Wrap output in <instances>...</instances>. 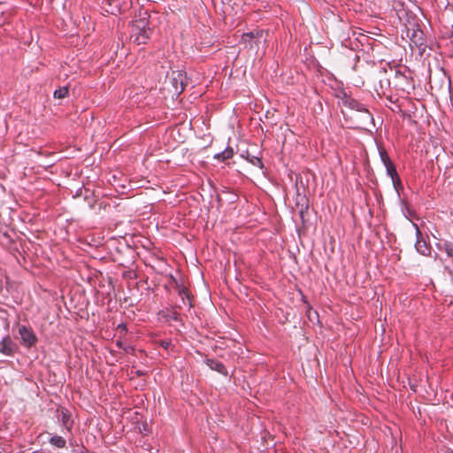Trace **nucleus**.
<instances>
[{
  "label": "nucleus",
  "mask_w": 453,
  "mask_h": 453,
  "mask_svg": "<svg viewBox=\"0 0 453 453\" xmlns=\"http://www.w3.org/2000/svg\"><path fill=\"white\" fill-rule=\"evenodd\" d=\"M406 36L410 39V46L417 47L421 53H423L426 47V37L423 30L420 28V25L416 21H409L405 25L404 30Z\"/></svg>",
  "instance_id": "obj_1"
},
{
  "label": "nucleus",
  "mask_w": 453,
  "mask_h": 453,
  "mask_svg": "<svg viewBox=\"0 0 453 453\" xmlns=\"http://www.w3.org/2000/svg\"><path fill=\"white\" fill-rule=\"evenodd\" d=\"M144 17L134 21L132 28V37L134 42L140 45L147 43L152 34V29L149 27L148 13H144Z\"/></svg>",
  "instance_id": "obj_2"
},
{
  "label": "nucleus",
  "mask_w": 453,
  "mask_h": 453,
  "mask_svg": "<svg viewBox=\"0 0 453 453\" xmlns=\"http://www.w3.org/2000/svg\"><path fill=\"white\" fill-rule=\"evenodd\" d=\"M342 96H340V98L344 106L351 110H356L357 111L364 112L368 120H373L372 114L368 111L365 104L354 99L353 97H351L350 95L347 94L344 91L342 92Z\"/></svg>",
  "instance_id": "obj_3"
},
{
  "label": "nucleus",
  "mask_w": 453,
  "mask_h": 453,
  "mask_svg": "<svg viewBox=\"0 0 453 453\" xmlns=\"http://www.w3.org/2000/svg\"><path fill=\"white\" fill-rule=\"evenodd\" d=\"M19 334L21 345L27 349L32 348L38 342L35 333L29 326L19 325Z\"/></svg>",
  "instance_id": "obj_4"
},
{
  "label": "nucleus",
  "mask_w": 453,
  "mask_h": 453,
  "mask_svg": "<svg viewBox=\"0 0 453 453\" xmlns=\"http://www.w3.org/2000/svg\"><path fill=\"white\" fill-rule=\"evenodd\" d=\"M57 418L63 426V433L73 434V420L71 412L65 409L61 408L57 410Z\"/></svg>",
  "instance_id": "obj_5"
},
{
  "label": "nucleus",
  "mask_w": 453,
  "mask_h": 453,
  "mask_svg": "<svg viewBox=\"0 0 453 453\" xmlns=\"http://www.w3.org/2000/svg\"><path fill=\"white\" fill-rule=\"evenodd\" d=\"M413 226L415 227L416 229V237H417V240H416V243H415V248L417 250V251L423 255V256H430L431 254V246L429 244V242H427L421 231L419 230L418 226L417 224L413 223Z\"/></svg>",
  "instance_id": "obj_6"
},
{
  "label": "nucleus",
  "mask_w": 453,
  "mask_h": 453,
  "mask_svg": "<svg viewBox=\"0 0 453 453\" xmlns=\"http://www.w3.org/2000/svg\"><path fill=\"white\" fill-rule=\"evenodd\" d=\"M263 36H264L263 29H255L253 31L244 33L242 36V41L246 45L249 44L250 48H252L253 43L256 46H258L260 44Z\"/></svg>",
  "instance_id": "obj_7"
},
{
  "label": "nucleus",
  "mask_w": 453,
  "mask_h": 453,
  "mask_svg": "<svg viewBox=\"0 0 453 453\" xmlns=\"http://www.w3.org/2000/svg\"><path fill=\"white\" fill-rule=\"evenodd\" d=\"M18 349L17 344L7 335L0 342V353L12 357L14 355Z\"/></svg>",
  "instance_id": "obj_8"
},
{
  "label": "nucleus",
  "mask_w": 453,
  "mask_h": 453,
  "mask_svg": "<svg viewBox=\"0 0 453 453\" xmlns=\"http://www.w3.org/2000/svg\"><path fill=\"white\" fill-rule=\"evenodd\" d=\"M186 80H187L186 73H181V72H178L176 76H173L172 78L171 82H172V85L174 88L175 93L177 95H180L184 91V89L188 84Z\"/></svg>",
  "instance_id": "obj_9"
},
{
  "label": "nucleus",
  "mask_w": 453,
  "mask_h": 453,
  "mask_svg": "<svg viewBox=\"0 0 453 453\" xmlns=\"http://www.w3.org/2000/svg\"><path fill=\"white\" fill-rule=\"evenodd\" d=\"M204 363L206 365L210 367L212 371H216L219 374L227 377L228 376V371L226 368L225 365L214 358H205Z\"/></svg>",
  "instance_id": "obj_10"
},
{
  "label": "nucleus",
  "mask_w": 453,
  "mask_h": 453,
  "mask_svg": "<svg viewBox=\"0 0 453 453\" xmlns=\"http://www.w3.org/2000/svg\"><path fill=\"white\" fill-rule=\"evenodd\" d=\"M234 156V150L232 147L230 146H227L223 151L219 152V153H217L214 155V158L220 161V162H224L227 159H230L232 158Z\"/></svg>",
  "instance_id": "obj_11"
},
{
  "label": "nucleus",
  "mask_w": 453,
  "mask_h": 453,
  "mask_svg": "<svg viewBox=\"0 0 453 453\" xmlns=\"http://www.w3.org/2000/svg\"><path fill=\"white\" fill-rule=\"evenodd\" d=\"M49 443L58 449H64L66 446V440L58 434H53L49 439Z\"/></svg>",
  "instance_id": "obj_12"
},
{
  "label": "nucleus",
  "mask_w": 453,
  "mask_h": 453,
  "mask_svg": "<svg viewBox=\"0 0 453 453\" xmlns=\"http://www.w3.org/2000/svg\"><path fill=\"white\" fill-rule=\"evenodd\" d=\"M296 205L297 208L309 209V200L305 195H301L297 193L296 198Z\"/></svg>",
  "instance_id": "obj_13"
},
{
  "label": "nucleus",
  "mask_w": 453,
  "mask_h": 453,
  "mask_svg": "<svg viewBox=\"0 0 453 453\" xmlns=\"http://www.w3.org/2000/svg\"><path fill=\"white\" fill-rule=\"evenodd\" d=\"M245 158L253 165L259 167L260 169L264 168V164L261 160V157L254 155H250L249 151H246Z\"/></svg>",
  "instance_id": "obj_14"
},
{
  "label": "nucleus",
  "mask_w": 453,
  "mask_h": 453,
  "mask_svg": "<svg viewBox=\"0 0 453 453\" xmlns=\"http://www.w3.org/2000/svg\"><path fill=\"white\" fill-rule=\"evenodd\" d=\"M69 96V88L63 86L56 89L53 93V96L58 99H64Z\"/></svg>",
  "instance_id": "obj_15"
},
{
  "label": "nucleus",
  "mask_w": 453,
  "mask_h": 453,
  "mask_svg": "<svg viewBox=\"0 0 453 453\" xmlns=\"http://www.w3.org/2000/svg\"><path fill=\"white\" fill-rule=\"evenodd\" d=\"M379 154H380V160H381V162L383 163L384 166H385L386 165H388V164H389V163L393 162V161L390 159V157H389V156H388V154L387 150H386L384 148H382V147H380V148H379Z\"/></svg>",
  "instance_id": "obj_16"
},
{
  "label": "nucleus",
  "mask_w": 453,
  "mask_h": 453,
  "mask_svg": "<svg viewBox=\"0 0 453 453\" xmlns=\"http://www.w3.org/2000/svg\"><path fill=\"white\" fill-rule=\"evenodd\" d=\"M385 167H386V170H387V174L390 178H394L395 176L398 175V173L396 171L395 165V164L393 162L386 165Z\"/></svg>",
  "instance_id": "obj_17"
},
{
  "label": "nucleus",
  "mask_w": 453,
  "mask_h": 453,
  "mask_svg": "<svg viewBox=\"0 0 453 453\" xmlns=\"http://www.w3.org/2000/svg\"><path fill=\"white\" fill-rule=\"evenodd\" d=\"M443 250L446 252L449 257L453 259V242L448 241L444 242Z\"/></svg>",
  "instance_id": "obj_18"
},
{
  "label": "nucleus",
  "mask_w": 453,
  "mask_h": 453,
  "mask_svg": "<svg viewBox=\"0 0 453 453\" xmlns=\"http://www.w3.org/2000/svg\"><path fill=\"white\" fill-rule=\"evenodd\" d=\"M177 290L179 296L181 297V299L184 301V298L189 299V295L187 290V288L181 285H177Z\"/></svg>",
  "instance_id": "obj_19"
},
{
  "label": "nucleus",
  "mask_w": 453,
  "mask_h": 453,
  "mask_svg": "<svg viewBox=\"0 0 453 453\" xmlns=\"http://www.w3.org/2000/svg\"><path fill=\"white\" fill-rule=\"evenodd\" d=\"M379 84H380V88L381 89L382 93H385V90L387 88H388L390 86L389 79H388V78L380 79Z\"/></svg>",
  "instance_id": "obj_20"
},
{
  "label": "nucleus",
  "mask_w": 453,
  "mask_h": 453,
  "mask_svg": "<svg viewBox=\"0 0 453 453\" xmlns=\"http://www.w3.org/2000/svg\"><path fill=\"white\" fill-rule=\"evenodd\" d=\"M404 216L410 219L411 217L415 216V211L409 207V205L404 203V211H403Z\"/></svg>",
  "instance_id": "obj_21"
},
{
  "label": "nucleus",
  "mask_w": 453,
  "mask_h": 453,
  "mask_svg": "<svg viewBox=\"0 0 453 453\" xmlns=\"http://www.w3.org/2000/svg\"><path fill=\"white\" fill-rule=\"evenodd\" d=\"M391 180H392V182H393V185H394L395 190L398 192V188H403L399 174L395 176L394 178H391Z\"/></svg>",
  "instance_id": "obj_22"
},
{
  "label": "nucleus",
  "mask_w": 453,
  "mask_h": 453,
  "mask_svg": "<svg viewBox=\"0 0 453 453\" xmlns=\"http://www.w3.org/2000/svg\"><path fill=\"white\" fill-rule=\"evenodd\" d=\"M307 213H308V209L302 210V208H299V216H300V219H301L303 224H304L306 221L305 216Z\"/></svg>",
  "instance_id": "obj_23"
},
{
  "label": "nucleus",
  "mask_w": 453,
  "mask_h": 453,
  "mask_svg": "<svg viewBox=\"0 0 453 453\" xmlns=\"http://www.w3.org/2000/svg\"><path fill=\"white\" fill-rule=\"evenodd\" d=\"M159 345L164 348L165 349H167L169 346L171 345V342L166 340H161L159 342Z\"/></svg>",
  "instance_id": "obj_24"
},
{
  "label": "nucleus",
  "mask_w": 453,
  "mask_h": 453,
  "mask_svg": "<svg viewBox=\"0 0 453 453\" xmlns=\"http://www.w3.org/2000/svg\"><path fill=\"white\" fill-rule=\"evenodd\" d=\"M169 318H170V319H173L174 321L180 320V315L175 311L172 312V314L169 315Z\"/></svg>",
  "instance_id": "obj_25"
},
{
  "label": "nucleus",
  "mask_w": 453,
  "mask_h": 453,
  "mask_svg": "<svg viewBox=\"0 0 453 453\" xmlns=\"http://www.w3.org/2000/svg\"><path fill=\"white\" fill-rule=\"evenodd\" d=\"M72 453H89V452H88V449L84 445H81V449L80 451L73 449V450H72Z\"/></svg>",
  "instance_id": "obj_26"
},
{
  "label": "nucleus",
  "mask_w": 453,
  "mask_h": 453,
  "mask_svg": "<svg viewBox=\"0 0 453 453\" xmlns=\"http://www.w3.org/2000/svg\"><path fill=\"white\" fill-rule=\"evenodd\" d=\"M116 344L119 348L123 349L126 352H127V349H129V347H125L124 344L119 341H118Z\"/></svg>",
  "instance_id": "obj_27"
},
{
  "label": "nucleus",
  "mask_w": 453,
  "mask_h": 453,
  "mask_svg": "<svg viewBox=\"0 0 453 453\" xmlns=\"http://www.w3.org/2000/svg\"><path fill=\"white\" fill-rule=\"evenodd\" d=\"M3 236L10 242H13V240L12 238L11 237V235L8 234V233H4L3 234Z\"/></svg>",
  "instance_id": "obj_28"
},
{
  "label": "nucleus",
  "mask_w": 453,
  "mask_h": 453,
  "mask_svg": "<svg viewBox=\"0 0 453 453\" xmlns=\"http://www.w3.org/2000/svg\"><path fill=\"white\" fill-rule=\"evenodd\" d=\"M134 373L138 377H142V376H144L146 374V372L144 371H142V370H136L134 372Z\"/></svg>",
  "instance_id": "obj_29"
},
{
  "label": "nucleus",
  "mask_w": 453,
  "mask_h": 453,
  "mask_svg": "<svg viewBox=\"0 0 453 453\" xmlns=\"http://www.w3.org/2000/svg\"><path fill=\"white\" fill-rule=\"evenodd\" d=\"M118 328H119V329H121L123 331H127V326L125 324H123V323L119 324L118 326Z\"/></svg>",
  "instance_id": "obj_30"
},
{
  "label": "nucleus",
  "mask_w": 453,
  "mask_h": 453,
  "mask_svg": "<svg viewBox=\"0 0 453 453\" xmlns=\"http://www.w3.org/2000/svg\"><path fill=\"white\" fill-rule=\"evenodd\" d=\"M32 453H44L42 450H35V451H33Z\"/></svg>",
  "instance_id": "obj_31"
},
{
  "label": "nucleus",
  "mask_w": 453,
  "mask_h": 453,
  "mask_svg": "<svg viewBox=\"0 0 453 453\" xmlns=\"http://www.w3.org/2000/svg\"><path fill=\"white\" fill-rule=\"evenodd\" d=\"M380 73H386V70L380 71Z\"/></svg>",
  "instance_id": "obj_32"
},
{
  "label": "nucleus",
  "mask_w": 453,
  "mask_h": 453,
  "mask_svg": "<svg viewBox=\"0 0 453 453\" xmlns=\"http://www.w3.org/2000/svg\"><path fill=\"white\" fill-rule=\"evenodd\" d=\"M450 83H451V81H450V79L449 78V86H450Z\"/></svg>",
  "instance_id": "obj_33"
}]
</instances>
